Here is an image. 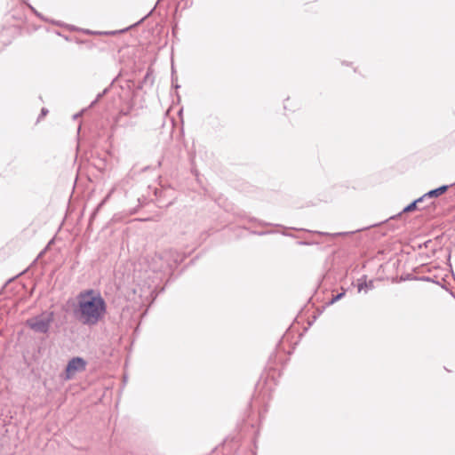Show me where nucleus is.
I'll return each instance as SVG.
<instances>
[{"label": "nucleus", "instance_id": "nucleus-5", "mask_svg": "<svg viewBox=\"0 0 455 455\" xmlns=\"http://www.w3.org/2000/svg\"><path fill=\"white\" fill-rule=\"evenodd\" d=\"M423 196L415 200L414 202H412L411 204H410L408 206H406L404 209H403V212H412V211H415L418 209V204L422 202L423 200Z\"/></svg>", "mask_w": 455, "mask_h": 455}, {"label": "nucleus", "instance_id": "nucleus-7", "mask_svg": "<svg viewBox=\"0 0 455 455\" xmlns=\"http://www.w3.org/2000/svg\"><path fill=\"white\" fill-rule=\"evenodd\" d=\"M116 32H106V35H114Z\"/></svg>", "mask_w": 455, "mask_h": 455}, {"label": "nucleus", "instance_id": "nucleus-2", "mask_svg": "<svg viewBox=\"0 0 455 455\" xmlns=\"http://www.w3.org/2000/svg\"><path fill=\"white\" fill-rule=\"evenodd\" d=\"M54 315L52 312L45 311L27 320L26 324L36 332L45 333L48 331Z\"/></svg>", "mask_w": 455, "mask_h": 455}, {"label": "nucleus", "instance_id": "nucleus-1", "mask_svg": "<svg viewBox=\"0 0 455 455\" xmlns=\"http://www.w3.org/2000/svg\"><path fill=\"white\" fill-rule=\"evenodd\" d=\"M107 312V305L101 295L92 290L81 292L77 297L76 315L84 324L95 325Z\"/></svg>", "mask_w": 455, "mask_h": 455}, {"label": "nucleus", "instance_id": "nucleus-4", "mask_svg": "<svg viewBox=\"0 0 455 455\" xmlns=\"http://www.w3.org/2000/svg\"><path fill=\"white\" fill-rule=\"evenodd\" d=\"M448 189V186H442L438 188L433 189L423 196L425 197H437L443 194H444Z\"/></svg>", "mask_w": 455, "mask_h": 455}, {"label": "nucleus", "instance_id": "nucleus-6", "mask_svg": "<svg viewBox=\"0 0 455 455\" xmlns=\"http://www.w3.org/2000/svg\"><path fill=\"white\" fill-rule=\"evenodd\" d=\"M342 296H343V293L338 294L337 296H335V297L331 299V303H334V302H336V301H337V300H339Z\"/></svg>", "mask_w": 455, "mask_h": 455}, {"label": "nucleus", "instance_id": "nucleus-3", "mask_svg": "<svg viewBox=\"0 0 455 455\" xmlns=\"http://www.w3.org/2000/svg\"><path fill=\"white\" fill-rule=\"evenodd\" d=\"M86 362L81 357H75L71 359L66 368V379H72L76 372L85 370Z\"/></svg>", "mask_w": 455, "mask_h": 455}]
</instances>
